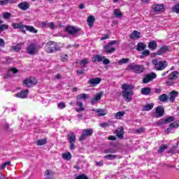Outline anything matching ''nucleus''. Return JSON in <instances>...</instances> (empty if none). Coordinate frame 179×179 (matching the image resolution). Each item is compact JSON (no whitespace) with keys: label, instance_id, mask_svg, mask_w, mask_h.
Listing matches in <instances>:
<instances>
[{"label":"nucleus","instance_id":"f257e3e1","mask_svg":"<svg viewBox=\"0 0 179 179\" xmlns=\"http://www.w3.org/2000/svg\"><path fill=\"white\" fill-rule=\"evenodd\" d=\"M122 96L127 103L132 101V96H134V85L129 84H123L122 87Z\"/></svg>","mask_w":179,"mask_h":179},{"label":"nucleus","instance_id":"f03ea898","mask_svg":"<svg viewBox=\"0 0 179 179\" xmlns=\"http://www.w3.org/2000/svg\"><path fill=\"white\" fill-rule=\"evenodd\" d=\"M152 64L154 65L156 71H164L167 68L169 63L166 60H161L160 59H154L152 60Z\"/></svg>","mask_w":179,"mask_h":179},{"label":"nucleus","instance_id":"7ed1b4c3","mask_svg":"<svg viewBox=\"0 0 179 179\" xmlns=\"http://www.w3.org/2000/svg\"><path fill=\"white\" fill-rule=\"evenodd\" d=\"M41 48H43V45H40L37 43H31L27 47L26 52L29 55H36Z\"/></svg>","mask_w":179,"mask_h":179},{"label":"nucleus","instance_id":"20e7f679","mask_svg":"<svg viewBox=\"0 0 179 179\" xmlns=\"http://www.w3.org/2000/svg\"><path fill=\"white\" fill-rule=\"evenodd\" d=\"M117 41H112L107 43V45L103 46V51L106 54H112V52H114L115 51V46H114L115 44H117Z\"/></svg>","mask_w":179,"mask_h":179},{"label":"nucleus","instance_id":"39448f33","mask_svg":"<svg viewBox=\"0 0 179 179\" xmlns=\"http://www.w3.org/2000/svg\"><path fill=\"white\" fill-rule=\"evenodd\" d=\"M45 50L46 52H49V54H51L52 52H55V51H57L55 43L52 41L48 42L45 47Z\"/></svg>","mask_w":179,"mask_h":179},{"label":"nucleus","instance_id":"423d86ee","mask_svg":"<svg viewBox=\"0 0 179 179\" xmlns=\"http://www.w3.org/2000/svg\"><path fill=\"white\" fill-rule=\"evenodd\" d=\"M178 78V71H173L171 73L169 74V77L168 80L166 81V85L168 86H171V85H173L174 82H176V79Z\"/></svg>","mask_w":179,"mask_h":179},{"label":"nucleus","instance_id":"0eeeda50","mask_svg":"<svg viewBox=\"0 0 179 179\" xmlns=\"http://www.w3.org/2000/svg\"><path fill=\"white\" fill-rule=\"evenodd\" d=\"M129 69L133 71L134 73H142L143 71H145V69L143 66L141 65H130L129 66Z\"/></svg>","mask_w":179,"mask_h":179},{"label":"nucleus","instance_id":"6e6552de","mask_svg":"<svg viewBox=\"0 0 179 179\" xmlns=\"http://www.w3.org/2000/svg\"><path fill=\"white\" fill-rule=\"evenodd\" d=\"M156 78H157V76L155 73L147 74L143 79V83H149V82H152V80H153V79H156Z\"/></svg>","mask_w":179,"mask_h":179},{"label":"nucleus","instance_id":"1a4fd4ad","mask_svg":"<svg viewBox=\"0 0 179 179\" xmlns=\"http://www.w3.org/2000/svg\"><path fill=\"white\" fill-rule=\"evenodd\" d=\"M37 84V80L35 78H27L24 80V85L27 87H31L33 85Z\"/></svg>","mask_w":179,"mask_h":179},{"label":"nucleus","instance_id":"9d476101","mask_svg":"<svg viewBox=\"0 0 179 179\" xmlns=\"http://www.w3.org/2000/svg\"><path fill=\"white\" fill-rule=\"evenodd\" d=\"M174 121V117H168L165 119H161L157 122V125H164L166 124H170V122H173Z\"/></svg>","mask_w":179,"mask_h":179},{"label":"nucleus","instance_id":"9b49d317","mask_svg":"<svg viewBox=\"0 0 179 179\" xmlns=\"http://www.w3.org/2000/svg\"><path fill=\"white\" fill-rule=\"evenodd\" d=\"M19 9L21 10H27L30 8V3L27 1H22L17 5Z\"/></svg>","mask_w":179,"mask_h":179},{"label":"nucleus","instance_id":"f8f14e48","mask_svg":"<svg viewBox=\"0 0 179 179\" xmlns=\"http://www.w3.org/2000/svg\"><path fill=\"white\" fill-rule=\"evenodd\" d=\"M178 96V92L176 90H173L169 93V101L170 103H174L176 99H177Z\"/></svg>","mask_w":179,"mask_h":179},{"label":"nucleus","instance_id":"ddd939ff","mask_svg":"<svg viewBox=\"0 0 179 179\" xmlns=\"http://www.w3.org/2000/svg\"><path fill=\"white\" fill-rule=\"evenodd\" d=\"M155 117L159 118V117H163L164 115V108L162 106H157L155 110Z\"/></svg>","mask_w":179,"mask_h":179},{"label":"nucleus","instance_id":"4468645a","mask_svg":"<svg viewBox=\"0 0 179 179\" xmlns=\"http://www.w3.org/2000/svg\"><path fill=\"white\" fill-rule=\"evenodd\" d=\"M29 94V90H25L22 91L21 92H18L15 94V97H18L19 99H26L27 95Z\"/></svg>","mask_w":179,"mask_h":179},{"label":"nucleus","instance_id":"2eb2a0df","mask_svg":"<svg viewBox=\"0 0 179 179\" xmlns=\"http://www.w3.org/2000/svg\"><path fill=\"white\" fill-rule=\"evenodd\" d=\"M101 96H103V92H100L96 94L94 98L91 99L92 104H96V103H99L100 100H101Z\"/></svg>","mask_w":179,"mask_h":179},{"label":"nucleus","instance_id":"dca6fc26","mask_svg":"<svg viewBox=\"0 0 179 179\" xmlns=\"http://www.w3.org/2000/svg\"><path fill=\"white\" fill-rule=\"evenodd\" d=\"M101 82V78H90L88 81L89 85H92V86H96V85L100 84Z\"/></svg>","mask_w":179,"mask_h":179},{"label":"nucleus","instance_id":"f3484780","mask_svg":"<svg viewBox=\"0 0 179 179\" xmlns=\"http://www.w3.org/2000/svg\"><path fill=\"white\" fill-rule=\"evenodd\" d=\"M66 31H67L68 34L73 36V34H76L78 33V29L74 27H66Z\"/></svg>","mask_w":179,"mask_h":179},{"label":"nucleus","instance_id":"a211bd4d","mask_svg":"<svg viewBox=\"0 0 179 179\" xmlns=\"http://www.w3.org/2000/svg\"><path fill=\"white\" fill-rule=\"evenodd\" d=\"M67 139L69 143H75L76 142V136H75L73 132H70L67 136Z\"/></svg>","mask_w":179,"mask_h":179},{"label":"nucleus","instance_id":"6ab92c4d","mask_svg":"<svg viewBox=\"0 0 179 179\" xmlns=\"http://www.w3.org/2000/svg\"><path fill=\"white\" fill-rule=\"evenodd\" d=\"M92 111H95L99 117H104L107 114V110L104 109H93Z\"/></svg>","mask_w":179,"mask_h":179},{"label":"nucleus","instance_id":"aec40b11","mask_svg":"<svg viewBox=\"0 0 179 179\" xmlns=\"http://www.w3.org/2000/svg\"><path fill=\"white\" fill-rule=\"evenodd\" d=\"M76 104L78 107V108H76V111H77V113H80V111H85V107H83V103H82L80 101H77Z\"/></svg>","mask_w":179,"mask_h":179},{"label":"nucleus","instance_id":"412c9836","mask_svg":"<svg viewBox=\"0 0 179 179\" xmlns=\"http://www.w3.org/2000/svg\"><path fill=\"white\" fill-rule=\"evenodd\" d=\"M115 132L116 136H117V138L120 139H122V138H124V128L119 127Z\"/></svg>","mask_w":179,"mask_h":179},{"label":"nucleus","instance_id":"4be33fe9","mask_svg":"<svg viewBox=\"0 0 179 179\" xmlns=\"http://www.w3.org/2000/svg\"><path fill=\"white\" fill-rule=\"evenodd\" d=\"M152 9L155 12H162L164 9V6L163 4H154L152 5Z\"/></svg>","mask_w":179,"mask_h":179},{"label":"nucleus","instance_id":"5701e85b","mask_svg":"<svg viewBox=\"0 0 179 179\" xmlns=\"http://www.w3.org/2000/svg\"><path fill=\"white\" fill-rule=\"evenodd\" d=\"M141 93L144 96H149L152 93V89L150 87H143L141 90Z\"/></svg>","mask_w":179,"mask_h":179},{"label":"nucleus","instance_id":"b1692460","mask_svg":"<svg viewBox=\"0 0 179 179\" xmlns=\"http://www.w3.org/2000/svg\"><path fill=\"white\" fill-rule=\"evenodd\" d=\"M104 58H106V57L96 55L92 57V62H101Z\"/></svg>","mask_w":179,"mask_h":179},{"label":"nucleus","instance_id":"393cba45","mask_svg":"<svg viewBox=\"0 0 179 179\" xmlns=\"http://www.w3.org/2000/svg\"><path fill=\"white\" fill-rule=\"evenodd\" d=\"M179 127V122H174L173 123H171L169 125V128L167 129L165 132H166L167 134H170V129H171L172 128H178Z\"/></svg>","mask_w":179,"mask_h":179},{"label":"nucleus","instance_id":"a878e982","mask_svg":"<svg viewBox=\"0 0 179 179\" xmlns=\"http://www.w3.org/2000/svg\"><path fill=\"white\" fill-rule=\"evenodd\" d=\"M87 22L88 23V26L90 27H93L94 24V16L93 15H90L87 19Z\"/></svg>","mask_w":179,"mask_h":179},{"label":"nucleus","instance_id":"bb28decb","mask_svg":"<svg viewBox=\"0 0 179 179\" xmlns=\"http://www.w3.org/2000/svg\"><path fill=\"white\" fill-rule=\"evenodd\" d=\"M159 100L162 103H167V101H169V96H167L166 94H162L159 96Z\"/></svg>","mask_w":179,"mask_h":179},{"label":"nucleus","instance_id":"cd10ccee","mask_svg":"<svg viewBox=\"0 0 179 179\" xmlns=\"http://www.w3.org/2000/svg\"><path fill=\"white\" fill-rule=\"evenodd\" d=\"M169 51V47L162 46L157 52L158 55H163V54H166Z\"/></svg>","mask_w":179,"mask_h":179},{"label":"nucleus","instance_id":"c85d7f7f","mask_svg":"<svg viewBox=\"0 0 179 179\" xmlns=\"http://www.w3.org/2000/svg\"><path fill=\"white\" fill-rule=\"evenodd\" d=\"M154 107L153 103H147L146 105L143 106L142 110L143 111H150Z\"/></svg>","mask_w":179,"mask_h":179},{"label":"nucleus","instance_id":"c756f323","mask_svg":"<svg viewBox=\"0 0 179 179\" xmlns=\"http://www.w3.org/2000/svg\"><path fill=\"white\" fill-rule=\"evenodd\" d=\"M129 37L130 38H141V32L134 30Z\"/></svg>","mask_w":179,"mask_h":179},{"label":"nucleus","instance_id":"7c9ffc66","mask_svg":"<svg viewBox=\"0 0 179 179\" xmlns=\"http://www.w3.org/2000/svg\"><path fill=\"white\" fill-rule=\"evenodd\" d=\"M22 47H23V43H17L16 45L12 46V50L15 52H19L22 50Z\"/></svg>","mask_w":179,"mask_h":179},{"label":"nucleus","instance_id":"2f4dec72","mask_svg":"<svg viewBox=\"0 0 179 179\" xmlns=\"http://www.w3.org/2000/svg\"><path fill=\"white\" fill-rule=\"evenodd\" d=\"M8 3H16L15 0H1L0 1V6L8 5Z\"/></svg>","mask_w":179,"mask_h":179},{"label":"nucleus","instance_id":"473e14b6","mask_svg":"<svg viewBox=\"0 0 179 179\" xmlns=\"http://www.w3.org/2000/svg\"><path fill=\"white\" fill-rule=\"evenodd\" d=\"M62 157L64 160L69 161V160H71V159H72V155L71 154V152L63 153L62 155Z\"/></svg>","mask_w":179,"mask_h":179},{"label":"nucleus","instance_id":"72a5a7b5","mask_svg":"<svg viewBox=\"0 0 179 179\" xmlns=\"http://www.w3.org/2000/svg\"><path fill=\"white\" fill-rule=\"evenodd\" d=\"M145 48H146V44L143 43H138L137 44V48H136L137 51H143Z\"/></svg>","mask_w":179,"mask_h":179},{"label":"nucleus","instance_id":"f704fd0d","mask_svg":"<svg viewBox=\"0 0 179 179\" xmlns=\"http://www.w3.org/2000/svg\"><path fill=\"white\" fill-rule=\"evenodd\" d=\"M156 47H157V43L155 41H150L148 44L150 50H156Z\"/></svg>","mask_w":179,"mask_h":179},{"label":"nucleus","instance_id":"c9c22d12","mask_svg":"<svg viewBox=\"0 0 179 179\" xmlns=\"http://www.w3.org/2000/svg\"><path fill=\"white\" fill-rule=\"evenodd\" d=\"M124 115H125V111H119L115 114V117L116 120H121V117H124Z\"/></svg>","mask_w":179,"mask_h":179},{"label":"nucleus","instance_id":"e433bc0d","mask_svg":"<svg viewBox=\"0 0 179 179\" xmlns=\"http://www.w3.org/2000/svg\"><path fill=\"white\" fill-rule=\"evenodd\" d=\"M89 65V59H83L80 61V66L83 68H86V66Z\"/></svg>","mask_w":179,"mask_h":179},{"label":"nucleus","instance_id":"4c0bfd02","mask_svg":"<svg viewBox=\"0 0 179 179\" xmlns=\"http://www.w3.org/2000/svg\"><path fill=\"white\" fill-rule=\"evenodd\" d=\"M89 97V95L87 94H80L78 96H77L78 100H86Z\"/></svg>","mask_w":179,"mask_h":179},{"label":"nucleus","instance_id":"58836bf2","mask_svg":"<svg viewBox=\"0 0 179 179\" xmlns=\"http://www.w3.org/2000/svg\"><path fill=\"white\" fill-rule=\"evenodd\" d=\"M87 136H90L93 134V130L92 129H87L83 131Z\"/></svg>","mask_w":179,"mask_h":179},{"label":"nucleus","instance_id":"ea45409f","mask_svg":"<svg viewBox=\"0 0 179 179\" xmlns=\"http://www.w3.org/2000/svg\"><path fill=\"white\" fill-rule=\"evenodd\" d=\"M46 143H47V139H45V138H43V139H41V140H38L36 142V145L38 146H43V145H45Z\"/></svg>","mask_w":179,"mask_h":179},{"label":"nucleus","instance_id":"a19ab883","mask_svg":"<svg viewBox=\"0 0 179 179\" xmlns=\"http://www.w3.org/2000/svg\"><path fill=\"white\" fill-rule=\"evenodd\" d=\"M27 31H30L31 33H37V29H36L34 27L27 25Z\"/></svg>","mask_w":179,"mask_h":179},{"label":"nucleus","instance_id":"79ce46f5","mask_svg":"<svg viewBox=\"0 0 179 179\" xmlns=\"http://www.w3.org/2000/svg\"><path fill=\"white\" fill-rule=\"evenodd\" d=\"M117 157V155H107L103 157V159H107L108 160H114Z\"/></svg>","mask_w":179,"mask_h":179},{"label":"nucleus","instance_id":"37998d69","mask_svg":"<svg viewBox=\"0 0 179 179\" xmlns=\"http://www.w3.org/2000/svg\"><path fill=\"white\" fill-rule=\"evenodd\" d=\"M113 13L115 15L116 17H121V16H122V13H121L120 9H115Z\"/></svg>","mask_w":179,"mask_h":179},{"label":"nucleus","instance_id":"c03bdc74","mask_svg":"<svg viewBox=\"0 0 179 179\" xmlns=\"http://www.w3.org/2000/svg\"><path fill=\"white\" fill-rule=\"evenodd\" d=\"M9 29V26L6 24L0 25V34L3 31V30H8Z\"/></svg>","mask_w":179,"mask_h":179},{"label":"nucleus","instance_id":"a18cd8bd","mask_svg":"<svg viewBox=\"0 0 179 179\" xmlns=\"http://www.w3.org/2000/svg\"><path fill=\"white\" fill-rule=\"evenodd\" d=\"M10 13H2L3 19H6V20H8V19H10Z\"/></svg>","mask_w":179,"mask_h":179},{"label":"nucleus","instance_id":"49530a36","mask_svg":"<svg viewBox=\"0 0 179 179\" xmlns=\"http://www.w3.org/2000/svg\"><path fill=\"white\" fill-rule=\"evenodd\" d=\"M128 62H129V59H125V58H122L118 62L119 65H122V64H128Z\"/></svg>","mask_w":179,"mask_h":179},{"label":"nucleus","instance_id":"de8ad7c7","mask_svg":"<svg viewBox=\"0 0 179 179\" xmlns=\"http://www.w3.org/2000/svg\"><path fill=\"white\" fill-rule=\"evenodd\" d=\"M23 22H19V23H13L12 27L13 29H20V27L22 26Z\"/></svg>","mask_w":179,"mask_h":179},{"label":"nucleus","instance_id":"09e8293b","mask_svg":"<svg viewBox=\"0 0 179 179\" xmlns=\"http://www.w3.org/2000/svg\"><path fill=\"white\" fill-rule=\"evenodd\" d=\"M20 30L22 33H26V30L27 31V25H24V24H22L21 27H20Z\"/></svg>","mask_w":179,"mask_h":179},{"label":"nucleus","instance_id":"8fccbe9b","mask_svg":"<svg viewBox=\"0 0 179 179\" xmlns=\"http://www.w3.org/2000/svg\"><path fill=\"white\" fill-rule=\"evenodd\" d=\"M172 11L175 12L176 13H179V3L175 5L173 8H172Z\"/></svg>","mask_w":179,"mask_h":179},{"label":"nucleus","instance_id":"3c124183","mask_svg":"<svg viewBox=\"0 0 179 179\" xmlns=\"http://www.w3.org/2000/svg\"><path fill=\"white\" fill-rule=\"evenodd\" d=\"M105 153H117V150L114 148H109L105 150Z\"/></svg>","mask_w":179,"mask_h":179},{"label":"nucleus","instance_id":"603ef678","mask_svg":"<svg viewBox=\"0 0 179 179\" xmlns=\"http://www.w3.org/2000/svg\"><path fill=\"white\" fill-rule=\"evenodd\" d=\"M100 127H101V128H108L110 127V124L107 122L101 123Z\"/></svg>","mask_w":179,"mask_h":179},{"label":"nucleus","instance_id":"864d4df0","mask_svg":"<svg viewBox=\"0 0 179 179\" xmlns=\"http://www.w3.org/2000/svg\"><path fill=\"white\" fill-rule=\"evenodd\" d=\"M166 148H167V147H166V145H162V146L159 148L158 152H159V153H163V152H164V150H166Z\"/></svg>","mask_w":179,"mask_h":179},{"label":"nucleus","instance_id":"5fc2aeb1","mask_svg":"<svg viewBox=\"0 0 179 179\" xmlns=\"http://www.w3.org/2000/svg\"><path fill=\"white\" fill-rule=\"evenodd\" d=\"M48 22L47 21H43L40 23V26L41 27H48Z\"/></svg>","mask_w":179,"mask_h":179},{"label":"nucleus","instance_id":"6e6d98bb","mask_svg":"<svg viewBox=\"0 0 179 179\" xmlns=\"http://www.w3.org/2000/svg\"><path fill=\"white\" fill-rule=\"evenodd\" d=\"M61 58H62V62H66V61H68V56H67V55H62Z\"/></svg>","mask_w":179,"mask_h":179},{"label":"nucleus","instance_id":"4d7b16f0","mask_svg":"<svg viewBox=\"0 0 179 179\" xmlns=\"http://www.w3.org/2000/svg\"><path fill=\"white\" fill-rule=\"evenodd\" d=\"M55 27V24H54V22H50V23L48 22L47 28L54 29Z\"/></svg>","mask_w":179,"mask_h":179},{"label":"nucleus","instance_id":"13d9d810","mask_svg":"<svg viewBox=\"0 0 179 179\" xmlns=\"http://www.w3.org/2000/svg\"><path fill=\"white\" fill-rule=\"evenodd\" d=\"M150 55V51H149L148 50H145L142 52V55H143L144 57H147V55Z\"/></svg>","mask_w":179,"mask_h":179},{"label":"nucleus","instance_id":"bf43d9fd","mask_svg":"<svg viewBox=\"0 0 179 179\" xmlns=\"http://www.w3.org/2000/svg\"><path fill=\"white\" fill-rule=\"evenodd\" d=\"M9 164H10V162H6L5 163H3L1 166V169L2 170H3V169H5V167H6V166H9Z\"/></svg>","mask_w":179,"mask_h":179},{"label":"nucleus","instance_id":"052dcab7","mask_svg":"<svg viewBox=\"0 0 179 179\" xmlns=\"http://www.w3.org/2000/svg\"><path fill=\"white\" fill-rule=\"evenodd\" d=\"M70 145H69V149L70 150H75L76 149V146H75V143H69Z\"/></svg>","mask_w":179,"mask_h":179},{"label":"nucleus","instance_id":"680f3d73","mask_svg":"<svg viewBox=\"0 0 179 179\" xmlns=\"http://www.w3.org/2000/svg\"><path fill=\"white\" fill-rule=\"evenodd\" d=\"M76 179H88L87 176H86L85 175H79L78 176Z\"/></svg>","mask_w":179,"mask_h":179},{"label":"nucleus","instance_id":"e2e57ef3","mask_svg":"<svg viewBox=\"0 0 179 179\" xmlns=\"http://www.w3.org/2000/svg\"><path fill=\"white\" fill-rule=\"evenodd\" d=\"M86 136H87L83 132L81 136L79 138V141H80L81 142H82V141H85V139H86Z\"/></svg>","mask_w":179,"mask_h":179},{"label":"nucleus","instance_id":"0e129e2a","mask_svg":"<svg viewBox=\"0 0 179 179\" xmlns=\"http://www.w3.org/2000/svg\"><path fill=\"white\" fill-rule=\"evenodd\" d=\"M95 164H96V166H99V167H101L103 166V164H104V162L103 161H100V162L95 161Z\"/></svg>","mask_w":179,"mask_h":179},{"label":"nucleus","instance_id":"69168bd1","mask_svg":"<svg viewBox=\"0 0 179 179\" xmlns=\"http://www.w3.org/2000/svg\"><path fill=\"white\" fill-rule=\"evenodd\" d=\"M58 108H60V110H62L63 108H65V103H59L57 105Z\"/></svg>","mask_w":179,"mask_h":179},{"label":"nucleus","instance_id":"338daca9","mask_svg":"<svg viewBox=\"0 0 179 179\" xmlns=\"http://www.w3.org/2000/svg\"><path fill=\"white\" fill-rule=\"evenodd\" d=\"M0 47H2L3 48V47H5V40L1 38H0Z\"/></svg>","mask_w":179,"mask_h":179},{"label":"nucleus","instance_id":"774afa93","mask_svg":"<svg viewBox=\"0 0 179 179\" xmlns=\"http://www.w3.org/2000/svg\"><path fill=\"white\" fill-rule=\"evenodd\" d=\"M144 131H145V128L141 127V128H140V129H136V132L137 134H142V132H143Z\"/></svg>","mask_w":179,"mask_h":179}]
</instances>
